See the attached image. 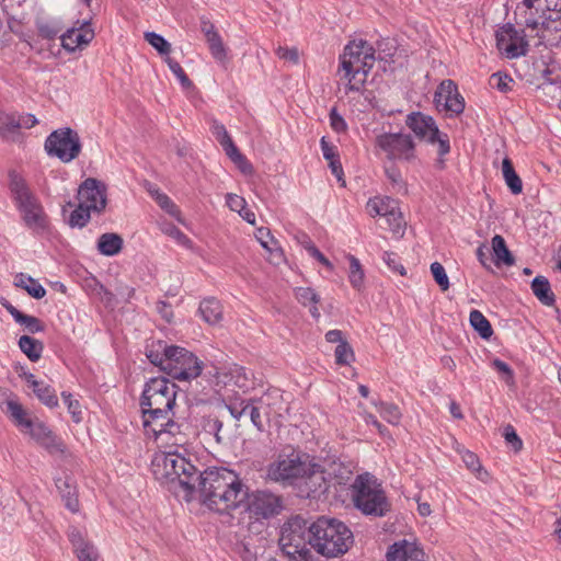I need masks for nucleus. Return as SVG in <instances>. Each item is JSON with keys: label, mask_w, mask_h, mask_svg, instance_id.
I'll return each instance as SVG.
<instances>
[{"label": "nucleus", "mask_w": 561, "mask_h": 561, "mask_svg": "<svg viewBox=\"0 0 561 561\" xmlns=\"http://www.w3.org/2000/svg\"><path fill=\"white\" fill-rule=\"evenodd\" d=\"M196 492L203 502L218 513H229L240 507L247 497V485L227 468H210L202 472Z\"/></svg>", "instance_id": "f257e3e1"}, {"label": "nucleus", "mask_w": 561, "mask_h": 561, "mask_svg": "<svg viewBox=\"0 0 561 561\" xmlns=\"http://www.w3.org/2000/svg\"><path fill=\"white\" fill-rule=\"evenodd\" d=\"M152 472L161 483L178 484L190 501L196 492V483L202 472L183 455L174 451L157 456L152 461Z\"/></svg>", "instance_id": "f03ea898"}, {"label": "nucleus", "mask_w": 561, "mask_h": 561, "mask_svg": "<svg viewBox=\"0 0 561 561\" xmlns=\"http://www.w3.org/2000/svg\"><path fill=\"white\" fill-rule=\"evenodd\" d=\"M311 547L325 558L343 556L352 547L354 537L351 529L336 518L319 517L310 524Z\"/></svg>", "instance_id": "7ed1b4c3"}, {"label": "nucleus", "mask_w": 561, "mask_h": 561, "mask_svg": "<svg viewBox=\"0 0 561 561\" xmlns=\"http://www.w3.org/2000/svg\"><path fill=\"white\" fill-rule=\"evenodd\" d=\"M176 385L164 377L151 378L145 386L140 407L144 422L157 423L172 414L175 405Z\"/></svg>", "instance_id": "20e7f679"}, {"label": "nucleus", "mask_w": 561, "mask_h": 561, "mask_svg": "<svg viewBox=\"0 0 561 561\" xmlns=\"http://www.w3.org/2000/svg\"><path fill=\"white\" fill-rule=\"evenodd\" d=\"M375 62V49L366 41L351 42L340 56V69L348 79L347 89L358 92Z\"/></svg>", "instance_id": "39448f33"}, {"label": "nucleus", "mask_w": 561, "mask_h": 561, "mask_svg": "<svg viewBox=\"0 0 561 561\" xmlns=\"http://www.w3.org/2000/svg\"><path fill=\"white\" fill-rule=\"evenodd\" d=\"M352 497L355 507L365 515L382 517L391 508L381 484L368 472L355 478L352 483Z\"/></svg>", "instance_id": "423d86ee"}, {"label": "nucleus", "mask_w": 561, "mask_h": 561, "mask_svg": "<svg viewBox=\"0 0 561 561\" xmlns=\"http://www.w3.org/2000/svg\"><path fill=\"white\" fill-rule=\"evenodd\" d=\"M278 545L289 561H314L309 548L310 524L300 516H294L284 523Z\"/></svg>", "instance_id": "0eeeda50"}, {"label": "nucleus", "mask_w": 561, "mask_h": 561, "mask_svg": "<svg viewBox=\"0 0 561 561\" xmlns=\"http://www.w3.org/2000/svg\"><path fill=\"white\" fill-rule=\"evenodd\" d=\"M306 472L301 474L300 480L306 488V496L317 497L328 492L333 480L343 484L348 479L351 471H347L341 463L331 462L328 467L308 460Z\"/></svg>", "instance_id": "6e6552de"}, {"label": "nucleus", "mask_w": 561, "mask_h": 561, "mask_svg": "<svg viewBox=\"0 0 561 561\" xmlns=\"http://www.w3.org/2000/svg\"><path fill=\"white\" fill-rule=\"evenodd\" d=\"M164 373L176 380H190L202 373V362L190 351L170 345Z\"/></svg>", "instance_id": "1a4fd4ad"}, {"label": "nucleus", "mask_w": 561, "mask_h": 561, "mask_svg": "<svg viewBox=\"0 0 561 561\" xmlns=\"http://www.w3.org/2000/svg\"><path fill=\"white\" fill-rule=\"evenodd\" d=\"M45 150L48 156L56 157L65 163L71 162L81 151L80 137L69 127L59 128L46 138Z\"/></svg>", "instance_id": "9d476101"}, {"label": "nucleus", "mask_w": 561, "mask_h": 561, "mask_svg": "<svg viewBox=\"0 0 561 561\" xmlns=\"http://www.w3.org/2000/svg\"><path fill=\"white\" fill-rule=\"evenodd\" d=\"M405 124L417 138L433 145L437 144L439 156H445L449 152V138L446 134L439 131L432 116L421 112H412L407 116Z\"/></svg>", "instance_id": "9b49d317"}, {"label": "nucleus", "mask_w": 561, "mask_h": 561, "mask_svg": "<svg viewBox=\"0 0 561 561\" xmlns=\"http://www.w3.org/2000/svg\"><path fill=\"white\" fill-rule=\"evenodd\" d=\"M375 144L390 160L412 161L415 156V144L410 134L383 133L376 137Z\"/></svg>", "instance_id": "f8f14e48"}, {"label": "nucleus", "mask_w": 561, "mask_h": 561, "mask_svg": "<svg viewBox=\"0 0 561 561\" xmlns=\"http://www.w3.org/2000/svg\"><path fill=\"white\" fill-rule=\"evenodd\" d=\"M309 456L293 451L286 456H279L278 459L267 468V477L276 482H294L300 479L306 471Z\"/></svg>", "instance_id": "ddd939ff"}, {"label": "nucleus", "mask_w": 561, "mask_h": 561, "mask_svg": "<svg viewBox=\"0 0 561 561\" xmlns=\"http://www.w3.org/2000/svg\"><path fill=\"white\" fill-rule=\"evenodd\" d=\"M245 510L251 516L259 519H268L278 515L283 511V501L280 496L270 491H254L249 493L247 486V497L243 502Z\"/></svg>", "instance_id": "4468645a"}, {"label": "nucleus", "mask_w": 561, "mask_h": 561, "mask_svg": "<svg viewBox=\"0 0 561 561\" xmlns=\"http://www.w3.org/2000/svg\"><path fill=\"white\" fill-rule=\"evenodd\" d=\"M495 37L499 50L508 59L525 56L528 51V43L525 39L524 31H517L510 23L496 31Z\"/></svg>", "instance_id": "2eb2a0df"}, {"label": "nucleus", "mask_w": 561, "mask_h": 561, "mask_svg": "<svg viewBox=\"0 0 561 561\" xmlns=\"http://www.w3.org/2000/svg\"><path fill=\"white\" fill-rule=\"evenodd\" d=\"M436 107L450 115H459L465 110V100L458 92L453 80H444L437 88L434 96Z\"/></svg>", "instance_id": "dca6fc26"}, {"label": "nucleus", "mask_w": 561, "mask_h": 561, "mask_svg": "<svg viewBox=\"0 0 561 561\" xmlns=\"http://www.w3.org/2000/svg\"><path fill=\"white\" fill-rule=\"evenodd\" d=\"M78 201L93 211L101 213L106 206L105 185L95 179H87L78 190Z\"/></svg>", "instance_id": "f3484780"}, {"label": "nucleus", "mask_w": 561, "mask_h": 561, "mask_svg": "<svg viewBox=\"0 0 561 561\" xmlns=\"http://www.w3.org/2000/svg\"><path fill=\"white\" fill-rule=\"evenodd\" d=\"M561 4L560 0H523V24L533 30H539L541 21L548 12Z\"/></svg>", "instance_id": "a211bd4d"}, {"label": "nucleus", "mask_w": 561, "mask_h": 561, "mask_svg": "<svg viewBox=\"0 0 561 561\" xmlns=\"http://www.w3.org/2000/svg\"><path fill=\"white\" fill-rule=\"evenodd\" d=\"M94 38V31L89 21L76 22V25L67 30L60 36L61 46L68 51H75L88 46Z\"/></svg>", "instance_id": "6ab92c4d"}, {"label": "nucleus", "mask_w": 561, "mask_h": 561, "mask_svg": "<svg viewBox=\"0 0 561 561\" xmlns=\"http://www.w3.org/2000/svg\"><path fill=\"white\" fill-rule=\"evenodd\" d=\"M22 214L24 224L34 231L44 230L47 226V217L44 209L35 195H32L16 203Z\"/></svg>", "instance_id": "aec40b11"}, {"label": "nucleus", "mask_w": 561, "mask_h": 561, "mask_svg": "<svg viewBox=\"0 0 561 561\" xmlns=\"http://www.w3.org/2000/svg\"><path fill=\"white\" fill-rule=\"evenodd\" d=\"M367 210L371 217L382 216L387 218V221H390L391 218H394L398 222L396 228H393V233L400 234L403 232L405 227V221L402 217V214L396 210V201L386 197V198H370L367 202Z\"/></svg>", "instance_id": "412c9836"}, {"label": "nucleus", "mask_w": 561, "mask_h": 561, "mask_svg": "<svg viewBox=\"0 0 561 561\" xmlns=\"http://www.w3.org/2000/svg\"><path fill=\"white\" fill-rule=\"evenodd\" d=\"M49 454H64L65 446L62 442L53 433V431L38 419H35L32 426L25 432Z\"/></svg>", "instance_id": "4be33fe9"}, {"label": "nucleus", "mask_w": 561, "mask_h": 561, "mask_svg": "<svg viewBox=\"0 0 561 561\" xmlns=\"http://www.w3.org/2000/svg\"><path fill=\"white\" fill-rule=\"evenodd\" d=\"M264 527V523H251L249 529H254L256 534L244 537L236 545V552L242 561H256L260 550L264 548L265 537L261 535Z\"/></svg>", "instance_id": "5701e85b"}, {"label": "nucleus", "mask_w": 561, "mask_h": 561, "mask_svg": "<svg viewBox=\"0 0 561 561\" xmlns=\"http://www.w3.org/2000/svg\"><path fill=\"white\" fill-rule=\"evenodd\" d=\"M538 36L548 46H557L561 43V4L550 10L543 18Z\"/></svg>", "instance_id": "b1692460"}, {"label": "nucleus", "mask_w": 561, "mask_h": 561, "mask_svg": "<svg viewBox=\"0 0 561 561\" xmlns=\"http://www.w3.org/2000/svg\"><path fill=\"white\" fill-rule=\"evenodd\" d=\"M424 552L415 543L405 539L389 546L387 561H423Z\"/></svg>", "instance_id": "393cba45"}, {"label": "nucleus", "mask_w": 561, "mask_h": 561, "mask_svg": "<svg viewBox=\"0 0 561 561\" xmlns=\"http://www.w3.org/2000/svg\"><path fill=\"white\" fill-rule=\"evenodd\" d=\"M68 537L80 561H95L98 559L96 549L91 542L84 539L79 529L75 527L70 528Z\"/></svg>", "instance_id": "a878e982"}, {"label": "nucleus", "mask_w": 561, "mask_h": 561, "mask_svg": "<svg viewBox=\"0 0 561 561\" xmlns=\"http://www.w3.org/2000/svg\"><path fill=\"white\" fill-rule=\"evenodd\" d=\"M4 403V413L9 415L16 427L25 433L35 420L30 416L28 412L16 399L8 398Z\"/></svg>", "instance_id": "bb28decb"}, {"label": "nucleus", "mask_w": 561, "mask_h": 561, "mask_svg": "<svg viewBox=\"0 0 561 561\" xmlns=\"http://www.w3.org/2000/svg\"><path fill=\"white\" fill-rule=\"evenodd\" d=\"M203 428L206 434L214 436L219 445H228L231 442V430L225 426L224 422L217 416L208 415L205 417Z\"/></svg>", "instance_id": "cd10ccee"}, {"label": "nucleus", "mask_w": 561, "mask_h": 561, "mask_svg": "<svg viewBox=\"0 0 561 561\" xmlns=\"http://www.w3.org/2000/svg\"><path fill=\"white\" fill-rule=\"evenodd\" d=\"M173 415L174 412L172 411V414H167V419H161L157 423L142 422L144 427L147 433H152L156 438L163 434L176 436L181 434V425L173 420Z\"/></svg>", "instance_id": "c85d7f7f"}, {"label": "nucleus", "mask_w": 561, "mask_h": 561, "mask_svg": "<svg viewBox=\"0 0 561 561\" xmlns=\"http://www.w3.org/2000/svg\"><path fill=\"white\" fill-rule=\"evenodd\" d=\"M493 262L496 266H512L515 263L514 255L508 250L504 238L495 234L491 240Z\"/></svg>", "instance_id": "c756f323"}, {"label": "nucleus", "mask_w": 561, "mask_h": 561, "mask_svg": "<svg viewBox=\"0 0 561 561\" xmlns=\"http://www.w3.org/2000/svg\"><path fill=\"white\" fill-rule=\"evenodd\" d=\"M198 312L203 320L211 325L219 323L222 319V306L220 301L214 297L202 300Z\"/></svg>", "instance_id": "7c9ffc66"}, {"label": "nucleus", "mask_w": 561, "mask_h": 561, "mask_svg": "<svg viewBox=\"0 0 561 561\" xmlns=\"http://www.w3.org/2000/svg\"><path fill=\"white\" fill-rule=\"evenodd\" d=\"M123 243V238L119 234L106 232L100 236L98 240V250L103 255L113 256L122 251Z\"/></svg>", "instance_id": "2f4dec72"}, {"label": "nucleus", "mask_w": 561, "mask_h": 561, "mask_svg": "<svg viewBox=\"0 0 561 561\" xmlns=\"http://www.w3.org/2000/svg\"><path fill=\"white\" fill-rule=\"evenodd\" d=\"M531 290L538 300L545 306H552L556 301L550 283L545 276H536L531 282Z\"/></svg>", "instance_id": "473e14b6"}, {"label": "nucleus", "mask_w": 561, "mask_h": 561, "mask_svg": "<svg viewBox=\"0 0 561 561\" xmlns=\"http://www.w3.org/2000/svg\"><path fill=\"white\" fill-rule=\"evenodd\" d=\"M56 486L61 494L66 507L70 512L77 513L79 511V501L76 488L72 485L70 479H57Z\"/></svg>", "instance_id": "72a5a7b5"}, {"label": "nucleus", "mask_w": 561, "mask_h": 561, "mask_svg": "<svg viewBox=\"0 0 561 561\" xmlns=\"http://www.w3.org/2000/svg\"><path fill=\"white\" fill-rule=\"evenodd\" d=\"M296 299L305 307H309V311L314 319L320 318V311L317 307L320 297L310 287H297L295 289Z\"/></svg>", "instance_id": "f704fd0d"}, {"label": "nucleus", "mask_w": 561, "mask_h": 561, "mask_svg": "<svg viewBox=\"0 0 561 561\" xmlns=\"http://www.w3.org/2000/svg\"><path fill=\"white\" fill-rule=\"evenodd\" d=\"M170 345H168L163 341L152 342L151 345L147 347V358L151 364L159 366L162 371H164L167 358L169 356Z\"/></svg>", "instance_id": "c9c22d12"}, {"label": "nucleus", "mask_w": 561, "mask_h": 561, "mask_svg": "<svg viewBox=\"0 0 561 561\" xmlns=\"http://www.w3.org/2000/svg\"><path fill=\"white\" fill-rule=\"evenodd\" d=\"M14 285L23 288L35 299H42L46 295V289L33 277L19 273L14 278Z\"/></svg>", "instance_id": "e433bc0d"}, {"label": "nucleus", "mask_w": 561, "mask_h": 561, "mask_svg": "<svg viewBox=\"0 0 561 561\" xmlns=\"http://www.w3.org/2000/svg\"><path fill=\"white\" fill-rule=\"evenodd\" d=\"M280 399V394L278 390H273L264 393L260 398L253 399L259 408L263 411V415L266 420H270L272 414L277 413V405L280 404L278 400Z\"/></svg>", "instance_id": "4c0bfd02"}, {"label": "nucleus", "mask_w": 561, "mask_h": 561, "mask_svg": "<svg viewBox=\"0 0 561 561\" xmlns=\"http://www.w3.org/2000/svg\"><path fill=\"white\" fill-rule=\"evenodd\" d=\"M502 173L505 180L506 185L511 190V192L515 195L522 193L523 191V182L518 174L515 172L513 163L511 159L504 158L502 161Z\"/></svg>", "instance_id": "58836bf2"}, {"label": "nucleus", "mask_w": 561, "mask_h": 561, "mask_svg": "<svg viewBox=\"0 0 561 561\" xmlns=\"http://www.w3.org/2000/svg\"><path fill=\"white\" fill-rule=\"evenodd\" d=\"M19 347L32 362H37L44 350L43 343L30 335H22L20 337Z\"/></svg>", "instance_id": "ea45409f"}, {"label": "nucleus", "mask_w": 561, "mask_h": 561, "mask_svg": "<svg viewBox=\"0 0 561 561\" xmlns=\"http://www.w3.org/2000/svg\"><path fill=\"white\" fill-rule=\"evenodd\" d=\"M9 178H10V190H11V193L15 201V204L34 195L30 191L25 180L21 175H19L16 172H14V171L10 172Z\"/></svg>", "instance_id": "a19ab883"}, {"label": "nucleus", "mask_w": 561, "mask_h": 561, "mask_svg": "<svg viewBox=\"0 0 561 561\" xmlns=\"http://www.w3.org/2000/svg\"><path fill=\"white\" fill-rule=\"evenodd\" d=\"M19 133L16 115L0 111V137L5 140H13Z\"/></svg>", "instance_id": "79ce46f5"}, {"label": "nucleus", "mask_w": 561, "mask_h": 561, "mask_svg": "<svg viewBox=\"0 0 561 561\" xmlns=\"http://www.w3.org/2000/svg\"><path fill=\"white\" fill-rule=\"evenodd\" d=\"M471 327L480 334L482 339H490L493 334V329L489 320L479 310H472L469 316Z\"/></svg>", "instance_id": "37998d69"}, {"label": "nucleus", "mask_w": 561, "mask_h": 561, "mask_svg": "<svg viewBox=\"0 0 561 561\" xmlns=\"http://www.w3.org/2000/svg\"><path fill=\"white\" fill-rule=\"evenodd\" d=\"M34 393L38 400L48 408H56L58 405V398L55 390L43 382H38L36 388H33Z\"/></svg>", "instance_id": "c03bdc74"}, {"label": "nucleus", "mask_w": 561, "mask_h": 561, "mask_svg": "<svg viewBox=\"0 0 561 561\" xmlns=\"http://www.w3.org/2000/svg\"><path fill=\"white\" fill-rule=\"evenodd\" d=\"M347 259L350 261V273H348L350 283L354 288L359 289L364 283V277H365L364 271L362 268V265H360L358 259H356L354 255L348 254Z\"/></svg>", "instance_id": "a18cd8bd"}, {"label": "nucleus", "mask_w": 561, "mask_h": 561, "mask_svg": "<svg viewBox=\"0 0 561 561\" xmlns=\"http://www.w3.org/2000/svg\"><path fill=\"white\" fill-rule=\"evenodd\" d=\"M91 208L79 202L78 207L70 214L68 224L70 227L83 228L90 220Z\"/></svg>", "instance_id": "49530a36"}, {"label": "nucleus", "mask_w": 561, "mask_h": 561, "mask_svg": "<svg viewBox=\"0 0 561 561\" xmlns=\"http://www.w3.org/2000/svg\"><path fill=\"white\" fill-rule=\"evenodd\" d=\"M211 130L216 139L219 141V144L222 146L225 152H234L236 151V145L233 144L231 137L229 136L226 127L218 123L214 122L211 126Z\"/></svg>", "instance_id": "de8ad7c7"}, {"label": "nucleus", "mask_w": 561, "mask_h": 561, "mask_svg": "<svg viewBox=\"0 0 561 561\" xmlns=\"http://www.w3.org/2000/svg\"><path fill=\"white\" fill-rule=\"evenodd\" d=\"M255 238L257 239L260 244L265 250H267L272 254L275 253V254H278L279 256L282 255V251L278 247H275V248L272 247V244L276 245L277 242L274 239V237L271 234V230L268 228H265V227L259 228L255 232Z\"/></svg>", "instance_id": "09e8293b"}, {"label": "nucleus", "mask_w": 561, "mask_h": 561, "mask_svg": "<svg viewBox=\"0 0 561 561\" xmlns=\"http://www.w3.org/2000/svg\"><path fill=\"white\" fill-rule=\"evenodd\" d=\"M382 419L390 424H398L401 420V412L398 405L393 403L379 402L375 403Z\"/></svg>", "instance_id": "8fccbe9b"}, {"label": "nucleus", "mask_w": 561, "mask_h": 561, "mask_svg": "<svg viewBox=\"0 0 561 561\" xmlns=\"http://www.w3.org/2000/svg\"><path fill=\"white\" fill-rule=\"evenodd\" d=\"M335 363L340 366L351 365L355 360V354L352 346L345 342L337 344L334 351Z\"/></svg>", "instance_id": "3c124183"}, {"label": "nucleus", "mask_w": 561, "mask_h": 561, "mask_svg": "<svg viewBox=\"0 0 561 561\" xmlns=\"http://www.w3.org/2000/svg\"><path fill=\"white\" fill-rule=\"evenodd\" d=\"M230 380L240 389L250 387V376L244 367L234 365L229 369Z\"/></svg>", "instance_id": "603ef678"}, {"label": "nucleus", "mask_w": 561, "mask_h": 561, "mask_svg": "<svg viewBox=\"0 0 561 561\" xmlns=\"http://www.w3.org/2000/svg\"><path fill=\"white\" fill-rule=\"evenodd\" d=\"M209 45L210 53L218 61H224L227 57V50L219 34H211V37L206 38Z\"/></svg>", "instance_id": "864d4df0"}, {"label": "nucleus", "mask_w": 561, "mask_h": 561, "mask_svg": "<svg viewBox=\"0 0 561 561\" xmlns=\"http://www.w3.org/2000/svg\"><path fill=\"white\" fill-rule=\"evenodd\" d=\"M145 39L154 47L159 54L168 55L171 51V45L161 35L154 32L145 33Z\"/></svg>", "instance_id": "5fc2aeb1"}, {"label": "nucleus", "mask_w": 561, "mask_h": 561, "mask_svg": "<svg viewBox=\"0 0 561 561\" xmlns=\"http://www.w3.org/2000/svg\"><path fill=\"white\" fill-rule=\"evenodd\" d=\"M513 83L514 80L508 75L500 71L490 77V84L503 93L511 91Z\"/></svg>", "instance_id": "6e6d98bb"}, {"label": "nucleus", "mask_w": 561, "mask_h": 561, "mask_svg": "<svg viewBox=\"0 0 561 561\" xmlns=\"http://www.w3.org/2000/svg\"><path fill=\"white\" fill-rule=\"evenodd\" d=\"M165 61H167L170 70L179 79L180 83L182 84V87L184 89H190L193 87V82L190 80V78L186 76L185 71L183 70V68L176 60L168 57L165 59Z\"/></svg>", "instance_id": "4d7b16f0"}, {"label": "nucleus", "mask_w": 561, "mask_h": 561, "mask_svg": "<svg viewBox=\"0 0 561 561\" xmlns=\"http://www.w3.org/2000/svg\"><path fill=\"white\" fill-rule=\"evenodd\" d=\"M431 272L440 289L443 291L447 290L449 288V279L444 266L439 262H434L431 264Z\"/></svg>", "instance_id": "13d9d810"}, {"label": "nucleus", "mask_w": 561, "mask_h": 561, "mask_svg": "<svg viewBox=\"0 0 561 561\" xmlns=\"http://www.w3.org/2000/svg\"><path fill=\"white\" fill-rule=\"evenodd\" d=\"M61 398L64 402L66 403L69 413L72 416L73 422L79 423L82 420L81 416V405L78 400H75L72 398V394L69 392H61Z\"/></svg>", "instance_id": "bf43d9fd"}, {"label": "nucleus", "mask_w": 561, "mask_h": 561, "mask_svg": "<svg viewBox=\"0 0 561 561\" xmlns=\"http://www.w3.org/2000/svg\"><path fill=\"white\" fill-rule=\"evenodd\" d=\"M156 202L163 210H165L171 216H180V209L178 208V206L171 201V198L167 194L161 193L159 190L156 191Z\"/></svg>", "instance_id": "052dcab7"}, {"label": "nucleus", "mask_w": 561, "mask_h": 561, "mask_svg": "<svg viewBox=\"0 0 561 561\" xmlns=\"http://www.w3.org/2000/svg\"><path fill=\"white\" fill-rule=\"evenodd\" d=\"M16 322L24 325L25 329L33 334L43 332L45 329L43 322L38 318L25 313H23Z\"/></svg>", "instance_id": "680f3d73"}, {"label": "nucleus", "mask_w": 561, "mask_h": 561, "mask_svg": "<svg viewBox=\"0 0 561 561\" xmlns=\"http://www.w3.org/2000/svg\"><path fill=\"white\" fill-rule=\"evenodd\" d=\"M237 165L238 168L240 169V171L244 174H250L252 173V165L251 163L247 160V158L239 151V149L236 147V151L234 152H227L226 153Z\"/></svg>", "instance_id": "e2e57ef3"}, {"label": "nucleus", "mask_w": 561, "mask_h": 561, "mask_svg": "<svg viewBox=\"0 0 561 561\" xmlns=\"http://www.w3.org/2000/svg\"><path fill=\"white\" fill-rule=\"evenodd\" d=\"M382 259L389 268H391L393 272L399 273L401 276L405 275V268L400 263V259L396 253L385 252Z\"/></svg>", "instance_id": "0e129e2a"}, {"label": "nucleus", "mask_w": 561, "mask_h": 561, "mask_svg": "<svg viewBox=\"0 0 561 561\" xmlns=\"http://www.w3.org/2000/svg\"><path fill=\"white\" fill-rule=\"evenodd\" d=\"M250 420L252 424L260 431H264V423H263V411L259 408L257 403L252 399V407H250Z\"/></svg>", "instance_id": "69168bd1"}, {"label": "nucleus", "mask_w": 561, "mask_h": 561, "mask_svg": "<svg viewBox=\"0 0 561 561\" xmlns=\"http://www.w3.org/2000/svg\"><path fill=\"white\" fill-rule=\"evenodd\" d=\"M504 437L507 444H510L515 451H518L523 447V442L516 434V431L512 425H506L504 428Z\"/></svg>", "instance_id": "338daca9"}, {"label": "nucleus", "mask_w": 561, "mask_h": 561, "mask_svg": "<svg viewBox=\"0 0 561 561\" xmlns=\"http://www.w3.org/2000/svg\"><path fill=\"white\" fill-rule=\"evenodd\" d=\"M226 203L231 210L237 213L244 210V206H247L245 199L233 193L227 194Z\"/></svg>", "instance_id": "774afa93"}]
</instances>
